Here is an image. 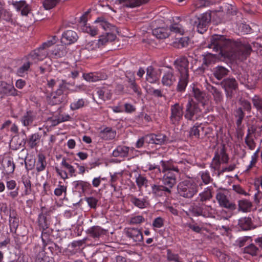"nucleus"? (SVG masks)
Instances as JSON below:
<instances>
[{
  "instance_id": "obj_1",
  "label": "nucleus",
  "mask_w": 262,
  "mask_h": 262,
  "mask_svg": "<svg viewBox=\"0 0 262 262\" xmlns=\"http://www.w3.org/2000/svg\"><path fill=\"white\" fill-rule=\"evenodd\" d=\"M212 41L214 42V48L217 46H222L221 53H223L227 58L231 60H246L250 55L252 48L248 43H242L241 42L227 38L223 36H215Z\"/></svg>"
},
{
  "instance_id": "obj_2",
  "label": "nucleus",
  "mask_w": 262,
  "mask_h": 262,
  "mask_svg": "<svg viewBox=\"0 0 262 262\" xmlns=\"http://www.w3.org/2000/svg\"><path fill=\"white\" fill-rule=\"evenodd\" d=\"M215 36H223V35L214 34L210 37L209 42L206 47L212 49V52H208L202 55L203 57L202 65L197 69L200 72H204L205 69L204 66L207 67L209 65L215 63L222 57L227 58L223 53H221L223 48L222 46H217L214 48L215 43H213L212 39L215 38Z\"/></svg>"
},
{
  "instance_id": "obj_3",
  "label": "nucleus",
  "mask_w": 262,
  "mask_h": 262,
  "mask_svg": "<svg viewBox=\"0 0 262 262\" xmlns=\"http://www.w3.org/2000/svg\"><path fill=\"white\" fill-rule=\"evenodd\" d=\"M98 24V27L102 28L105 33L99 36L98 40L99 47L104 46L107 43L114 41L116 38V35L113 32L116 30L114 26L108 23L103 16L98 17L95 21Z\"/></svg>"
},
{
  "instance_id": "obj_4",
  "label": "nucleus",
  "mask_w": 262,
  "mask_h": 262,
  "mask_svg": "<svg viewBox=\"0 0 262 262\" xmlns=\"http://www.w3.org/2000/svg\"><path fill=\"white\" fill-rule=\"evenodd\" d=\"M199 186L192 180H185L180 182L177 186L179 195L187 199L192 198L198 192Z\"/></svg>"
},
{
  "instance_id": "obj_5",
  "label": "nucleus",
  "mask_w": 262,
  "mask_h": 262,
  "mask_svg": "<svg viewBox=\"0 0 262 262\" xmlns=\"http://www.w3.org/2000/svg\"><path fill=\"white\" fill-rule=\"evenodd\" d=\"M213 135V129L207 125L195 123L189 130V136L198 139L209 138Z\"/></svg>"
},
{
  "instance_id": "obj_6",
  "label": "nucleus",
  "mask_w": 262,
  "mask_h": 262,
  "mask_svg": "<svg viewBox=\"0 0 262 262\" xmlns=\"http://www.w3.org/2000/svg\"><path fill=\"white\" fill-rule=\"evenodd\" d=\"M67 84V83L66 80H62L61 83L59 85L58 89L49 97L48 102L49 104L54 105L67 102V95L63 94L64 91L66 89Z\"/></svg>"
},
{
  "instance_id": "obj_7",
  "label": "nucleus",
  "mask_w": 262,
  "mask_h": 262,
  "mask_svg": "<svg viewBox=\"0 0 262 262\" xmlns=\"http://www.w3.org/2000/svg\"><path fill=\"white\" fill-rule=\"evenodd\" d=\"M201 109L197 103L190 97L185 106L184 117L187 120H194V118L198 119L199 114L201 113Z\"/></svg>"
},
{
  "instance_id": "obj_8",
  "label": "nucleus",
  "mask_w": 262,
  "mask_h": 262,
  "mask_svg": "<svg viewBox=\"0 0 262 262\" xmlns=\"http://www.w3.org/2000/svg\"><path fill=\"white\" fill-rule=\"evenodd\" d=\"M210 19L211 17L209 14L204 13L199 16L194 17L191 19V21L192 24L196 27L198 31L203 34L206 31Z\"/></svg>"
},
{
  "instance_id": "obj_9",
  "label": "nucleus",
  "mask_w": 262,
  "mask_h": 262,
  "mask_svg": "<svg viewBox=\"0 0 262 262\" xmlns=\"http://www.w3.org/2000/svg\"><path fill=\"white\" fill-rule=\"evenodd\" d=\"M161 164L162 167V171L164 173L163 178L168 179L170 180H174L177 182L176 173H180V169L178 166H175L173 164L169 161H161Z\"/></svg>"
},
{
  "instance_id": "obj_10",
  "label": "nucleus",
  "mask_w": 262,
  "mask_h": 262,
  "mask_svg": "<svg viewBox=\"0 0 262 262\" xmlns=\"http://www.w3.org/2000/svg\"><path fill=\"white\" fill-rule=\"evenodd\" d=\"M229 161V157L224 148L221 149L215 152L214 156L210 164V167L214 171H220L221 163H227Z\"/></svg>"
},
{
  "instance_id": "obj_11",
  "label": "nucleus",
  "mask_w": 262,
  "mask_h": 262,
  "mask_svg": "<svg viewBox=\"0 0 262 262\" xmlns=\"http://www.w3.org/2000/svg\"><path fill=\"white\" fill-rule=\"evenodd\" d=\"M170 122L172 124L178 125L183 119L184 115L183 107L179 103H176L170 106Z\"/></svg>"
},
{
  "instance_id": "obj_12",
  "label": "nucleus",
  "mask_w": 262,
  "mask_h": 262,
  "mask_svg": "<svg viewBox=\"0 0 262 262\" xmlns=\"http://www.w3.org/2000/svg\"><path fill=\"white\" fill-rule=\"evenodd\" d=\"M221 85L225 90L226 97L230 98L232 97L233 91L236 90L238 88V83L234 78L224 79L221 82Z\"/></svg>"
},
{
  "instance_id": "obj_13",
  "label": "nucleus",
  "mask_w": 262,
  "mask_h": 262,
  "mask_svg": "<svg viewBox=\"0 0 262 262\" xmlns=\"http://www.w3.org/2000/svg\"><path fill=\"white\" fill-rule=\"evenodd\" d=\"M124 233L126 236L129 238V241L131 242H140L143 239L142 232L138 228H125L124 229Z\"/></svg>"
},
{
  "instance_id": "obj_14",
  "label": "nucleus",
  "mask_w": 262,
  "mask_h": 262,
  "mask_svg": "<svg viewBox=\"0 0 262 262\" xmlns=\"http://www.w3.org/2000/svg\"><path fill=\"white\" fill-rule=\"evenodd\" d=\"M215 198L221 207L231 210L236 209V205L234 203L230 202L224 192L217 191Z\"/></svg>"
},
{
  "instance_id": "obj_15",
  "label": "nucleus",
  "mask_w": 262,
  "mask_h": 262,
  "mask_svg": "<svg viewBox=\"0 0 262 262\" xmlns=\"http://www.w3.org/2000/svg\"><path fill=\"white\" fill-rule=\"evenodd\" d=\"M174 66L179 74H189V61L186 57L181 56L177 58Z\"/></svg>"
},
{
  "instance_id": "obj_16",
  "label": "nucleus",
  "mask_w": 262,
  "mask_h": 262,
  "mask_svg": "<svg viewBox=\"0 0 262 262\" xmlns=\"http://www.w3.org/2000/svg\"><path fill=\"white\" fill-rule=\"evenodd\" d=\"M146 143L148 144H155L162 145L167 143L168 138L164 134H150L145 135Z\"/></svg>"
},
{
  "instance_id": "obj_17",
  "label": "nucleus",
  "mask_w": 262,
  "mask_h": 262,
  "mask_svg": "<svg viewBox=\"0 0 262 262\" xmlns=\"http://www.w3.org/2000/svg\"><path fill=\"white\" fill-rule=\"evenodd\" d=\"M50 210H46L45 208H41V212L38 217V224L40 230H45L49 228Z\"/></svg>"
},
{
  "instance_id": "obj_18",
  "label": "nucleus",
  "mask_w": 262,
  "mask_h": 262,
  "mask_svg": "<svg viewBox=\"0 0 262 262\" xmlns=\"http://www.w3.org/2000/svg\"><path fill=\"white\" fill-rule=\"evenodd\" d=\"M19 92L11 84L6 82H0V95L4 96H18Z\"/></svg>"
},
{
  "instance_id": "obj_19",
  "label": "nucleus",
  "mask_w": 262,
  "mask_h": 262,
  "mask_svg": "<svg viewBox=\"0 0 262 262\" xmlns=\"http://www.w3.org/2000/svg\"><path fill=\"white\" fill-rule=\"evenodd\" d=\"M36 119V113L32 111H27L21 116L20 121L24 126L31 125Z\"/></svg>"
},
{
  "instance_id": "obj_20",
  "label": "nucleus",
  "mask_w": 262,
  "mask_h": 262,
  "mask_svg": "<svg viewBox=\"0 0 262 262\" xmlns=\"http://www.w3.org/2000/svg\"><path fill=\"white\" fill-rule=\"evenodd\" d=\"M151 193L156 197L167 196L170 193L163 185L153 184L151 186Z\"/></svg>"
},
{
  "instance_id": "obj_21",
  "label": "nucleus",
  "mask_w": 262,
  "mask_h": 262,
  "mask_svg": "<svg viewBox=\"0 0 262 262\" xmlns=\"http://www.w3.org/2000/svg\"><path fill=\"white\" fill-rule=\"evenodd\" d=\"M78 36L76 32L67 30L62 34L61 42L65 45H71L77 41Z\"/></svg>"
},
{
  "instance_id": "obj_22",
  "label": "nucleus",
  "mask_w": 262,
  "mask_h": 262,
  "mask_svg": "<svg viewBox=\"0 0 262 262\" xmlns=\"http://www.w3.org/2000/svg\"><path fill=\"white\" fill-rule=\"evenodd\" d=\"M9 222L11 232L15 233L19 225V219L14 210H10Z\"/></svg>"
},
{
  "instance_id": "obj_23",
  "label": "nucleus",
  "mask_w": 262,
  "mask_h": 262,
  "mask_svg": "<svg viewBox=\"0 0 262 262\" xmlns=\"http://www.w3.org/2000/svg\"><path fill=\"white\" fill-rule=\"evenodd\" d=\"M47 56V52L42 51L40 47L34 50L29 55V59L36 62L39 60H43Z\"/></svg>"
},
{
  "instance_id": "obj_24",
  "label": "nucleus",
  "mask_w": 262,
  "mask_h": 262,
  "mask_svg": "<svg viewBox=\"0 0 262 262\" xmlns=\"http://www.w3.org/2000/svg\"><path fill=\"white\" fill-rule=\"evenodd\" d=\"M12 5L17 11H21L22 15L27 16L30 10L29 5L25 1H12Z\"/></svg>"
},
{
  "instance_id": "obj_25",
  "label": "nucleus",
  "mask_w": 262,
  "mask_h": 262,
  "mask_svg": "<svg viewBox=\"0 0 262 262\" xmlns=\"http://www.w3.org/2000/svg\"><path fill=\"white\" fill-rule=\"evenodd\" d=\"M162 83L163 85L170 86L176 81V77L172 70L164 73L162 78Z\"/></svg>"
},
{
  "instance_id": "obj_26",
  "label": "nucleus",
  "mask_w": 262,
  "mask_h": 262,
  "mask_svg": "<svg viewBox=\"0 0 262 262\" xmlns=\"http://www.w3.org/2000/svg\"><path fill=\"white\" fill-rule=\"evenodd\" d=\"M72 185L73 189L79 193L84 192L85 191L89 188L90 183L87 182L78 180L72 182Z\"/></svg>"
},
{
  "instance_id": "obj_27",
  "label": "nucleus",
  "mask_w": 262,
  "mask_h": 262,
  "mask_svg": "<svg viewBox=\"0 0 262 262\" xmlns=\"http://www.w3.org/2000/svg\"><path fill=\"white\" fill-rule=\"evenodd\" d=\"M86 233L91 237L98 238L104 234V230L98 226H93L88 229Z\"/></svg>"
},
{
  "instance_id": "obj_28",
  "label": "nucleus",
  "mask_w": 262,
  "mask_h": 262,
  "mask_svg": "<svg viewBox=\"0 0 262 262\" xmlns=\"http://www.w3.org/2000/svg\"><path fill=\"white\" fill-rule=\"evenodd\" d=\"M188 81L189 74H179L177 91L180 92H184L188 84Z\"/></svg>"
},
{
  "instance_id": "obj_29",
  "label": "nucleus",
  "mask_w": 262,
  "mask_h": 262,
  "mask_svg": "<svg viewBox=\"0 0 262 262\" xmlns=\"http://www.w3.org/2000/svg\"><path fill=\"white\" fill-rule=\"evenodd\" d=\"M253 206L252 203L247 199L238 201V211L243 212H250Z\"/></svg>"
},
{
  "instance_id": "obj_30",
  "label": "nucleus",
  "mask_w": 262,
  "mask_h": 262,
  "mask_svg": "<svg viewBox=\"0 0 262 262\" xmlns=\"http://www.w3.org/2000/svg\"><path fill=\"white\" fill-rule=\"evenodd\" d=\"M130 201L135 206L141 209L146 208L149 205V203L146 198L139 199L133 195H130Z\"/></svg>"
},
{
  "instance_id": "obj_31",
  "label": "nucleus",
  "mask_w": 262,
  "mask_h": 262,
  "mask_svg": "<svg viewBox=\"0 0 262 262\" xmlns=\"http://www.w3.org/2000/svg\"><path fill=\"white\" fill-rule=\"evenodd\" d=\"M212 72L217 79L221 80L228 74L229 71L224 67L218 66L213 69Z\"/></svg>"
},
{
  "instance_id": "obj_32",
  "label": "nucleus",
  "mask_w": 262,
  "mask_h": 262,
  "mask_svg": "<svg viewBox=\"0 0 262 262\" xmlns=\"http://www.w3.org/2000/svg\"><path fill=\"white\" fill-rule=\"evenodd\" d=\"M36 170L38 172L43 171L47 166L46 158L42 153H39L37 156Z\"/></svg>"
},
{
  "instance_id": "obj_33",
  "label": "nucleus",
  "mask_w": 262,
  "mask_h": 262,
  "mask_svg": "<svg viewBox=\"0 0 262 262\" xmlns=\"http://www.w3.org/2000/svg\"><path fill=\"white\" fill-rule=\"evenodd\" d=\"M152 34L157 38L165 39L169 36V31L167 28H157L152 30Z\"/></svg>"
},
{
  "instance_id": "obj_34",
  "label": "nucleus",
  "mask_w": 262,
  "mask_h": 262,
  "mask_svg": "<svg viewBox=\"0 0 262 262\" xmlns=\"http://www.w3.org/2000/svg\"><path fill=\"white\" fill-rule=\"evenodd\" d=\"M116 133L111 127H106L99 133L100 137L105 140H112L115 138Z\"/></svg>"
},
{
  "instance_id": "obj_35",
  "label": "nucleus",
  "mask_w": 262,
  "mask_h": 262,
  "mask_svg": "<svg viewBox=\"0 0 262 262\" xmlns=\"http://www.w3.org/2000/svg\"><path fill=\"white\" fill-rule=\"evenodd\" d=\"M191 95L196 100L201 103H203L206 97L205 92L195 86L192 88Z\"/></svg>"
},
{
  "instance_id": "obj_36",
  "label": "nucleus",
  "mask_w": 262,
  "mask_h": 262,
  "mask_svg": "<svg viewBox=\"0 0 262 262\" xmlns=\"http://www.w3.org/2000/svg\"><path fill=\"white\" fill-rule=\"evenodd\" d=\"M83 77L86 81L95 82L99 80L106 79L107 78V75L105 74L89 73L87 74H84Z\"/></svg>"
},
{
  "instance_id": "obj_37",
  "label": "nucleus",
  "mask_w": 262,
  "mask_h": 262,
  "mask_svg": "<svg viewBox=\"0 0 262 262\" xmlns=\"http://www.w3.org/2000/svg\"><path fill=\"white\" fill-rule=\"evenodd\" d=\"M35 262H52V258L48 255L45 248H42L36 254Z\"/></svg>"
},
{
  "instance_id": "obj_38",
  "label": "nucleus",
  "mask_w": 262,
  "mask_h": 262,
  "mask_svg": "<svg viewBox=\"0 0 262 262\" xmlns=\"http://www.w3.org/2000/svg\"><path fill=\"white\" fill-rule=\"evenodd\" d=\"M41 138V135L39 133H36L29 136L27 141L28 146L33 149L37 146Z\"/></svg>"
},
{
  "instance_id": "obj_39",
  "label": "nucleus",
  "mask_w": 262,
  "mask_h": 262,
  "mask_svg": "<svg viewBox=\"0 0 262 262\" xmlns=\"http://www.w3.org/2000/svg\"><path fill=\"white\" fill-rule=\"evenodd\" d=\"M129 147L119 145L113 151V155L115 157H126L128 156Z\"/></svg>"
},
{
  "instance_id": "obj_40",
  "label": "nucleus",
  "mask_w": 262,
  "mask_h": 262,
  "mask_svg": "<svg viewBox=\"0 0 262 262\" xmlns=\"http://www.w3.org/2000/svg\"><path fill=\"white\" fill-rule=\"evenodd\" d=\"M146 79L151 83H155L159 80V77L152 67H149L146 69Z\"/></svg>"
},
{
  "instance_id": "obj_41",
  "label": "nucleus",
  "mask_w": 262,
  "mask_h": 262,
  "mask_svg": "<svg viewBox=\"0 0 262 262\" xmlns=\"http://www.w3.org/2000/svg\"><path fill=\"white\" fill-rule=\"evenodd\" d=\"M126 7L134 8L147 3L149 0H118Z\"/></svg>"
},
{
  "instance_id": "obj_42",
  "label": "nucleus",
  "mask_w": 262,
  "mask_h": 262,
  "mask_svg": "<svg viewBox=\"0 0 262 262\" xmlns=\"http://www.w3.org/2000/svg\"><path fill=\"white\" fill-rule=\"evenodd\" d=\"M209 91L212 95L213 100L216 103L219 104L222 101L223 96L222 92L219 89L215 86H211Z\"/></svg>"
},
{
  "instance_id": "obj_43",
  "label": "nucleus",
  "mask_w": 262,
  "mask_h": 262,
  "mask_svg": "<svg viewBox=\"0 0 262 262\" xmlns=\"http://www.w3.org/2000/svg\"><path fill=\"white\" fill-rule=\"evenodd\" d=\"M238 225L243 230H249L252 225L251 219L249 217H242L238 220Z\"/></svg>"
},
{
  "instance_id": "obj_44",
  "label": "nucleus",
  "mask_w": 262,
  "mask_h": 262,
  "mask_svg": "<svg viewBox=\"0 0 262 262\" xmlns=\"http://www.w3.org/2000/svg\"><path fill=\"white\" fill-rule=\"evenodd\" d=\"M41 230V238L42 242L43 247L45 248V247L47 245V244L50 242L51 238L50 235L52 232V230L50 228H47L45 230Z\"/></svg>"
},
{
  "instance_id": "obj_45",
  "label": "nucleus",
  "mask_w": 262,
  "mask_h": 262,
  "mask_svg": "<svg viewBox=\"0 0 262 262\" xmlns=\"http://www.w3.org/2000/svg\"><path fill=\"white\" fill-rule=\"evenodd\" d=\"M3 167L5 173L9 174L13 172L15 165L11 159H8L4 162Z\"/></svg>"
},
{
  "instance_id": "obj_46",
  "label": "nucleus",
  "mask_w": 262,
  "mask_h": 262,
  "mask_svg": "<svg viewBox=\"0 0 262 262\" xmlns=\"http://www.w3.org/2000/svg\"><path fill=\"white\" fill-rule=\"evenodd\" d=\"M230 15L223 11H218L215 13V19L217 23H225L227 21L231 20Z\"/></svg>"
},
{
  "instance_id": "obj_47",
  "label": "nucleus",
  "mask_w": 262,
  "mask_h": 262,
  "mask_svg": "<svg viewBox=\"0 0 262 262\" xmlns=\"http://www.w3.org/2000/svg\"><path fill=\"white\" fill-rule=\"evenodd\" d=\"M66 47L63 46H57L54 50L51 51V54L56 58H60L67 54Z\"/></svg>"
},
{
  "instance_id": "obj_48",
  "label": "nucleus",
  "mask_w": 262,
  "mask_h": 262,
  "mask_svg": "<svg viewBox=\"0 0 262 262\" xmlns=\"http://www.w3.org/2000/svg\"><path fill=\"white\" fill-rule=\"evenodd\" d=\"M244 252L254 256L258 255L259 249L254 244H251L244 248Z\"/></svg>"
},
{
  "instance_id": "obj_49",
  "label": "nucleus",
  "mask_w": 262,
  "mask_h": 262,
  "mask_svg": "<svg viewBox=\"0 0 262 262\" xmlns=\"http://www.w3.org/2000/svg\"><path fill=\"white\" fill-rule=\"evenodd\" d=\"M251 101L253 106L262 115V97L254 95L251 99Z\"/></svg>"
},
{
  "instance_id": "obj_50",
  "label": "nucleus",
  "mask_w": 262,
  "mask_h": 262,
  "mask_svg": "<svg viewBox=\"0 0 262 262\" xmlns=\"http://www.w3.org/2000/svg\"><path fill=\"white\" fill-rule=\"evenodd\" d=\"M203 216L205 217H211L215 214L214 209L210 205H205L202 203Z\"/></svg>"
},
{
  "instance_id": "obj_51",
  "label": "nucleus",
  "mask_w": 262,
  "mask_h": 262,
  "mask_svg": "<svg viewBox=\"0 0 262 262\" xmlns=\"http://www.w3.org/2000/svg\"><path fill=\"white\" fill-rule=\"evenodd\" d=\"M22 182L25 188L24 190L25 194L28 195L30 194L32 190L30 178L28 176H23L22 177Z\"/></svg>"
},
{
  "instance_id": "obj_52",
  "label": "nucleus",
  "mask_w": 262,
  "mask_h": 262,
  "mask_svg": "<svg viewBox=\"0 0 262 262\" xmlns=\"http://www.w3.org/2000/svg\"><path fill=\"white\" fill-rule=\"evenodd\" d=\"M168 30L169 31V34L170 33L180 35H183L184 33V29L183 28L182 25L179 24L171 25Z\"/></svg>"
},
{
  "instance_id": "obj_53",
  "label": "nucleus",
  "mask_w": 262,
  "mask_h": 262,
  "mask_svg": "<svg viewBox=\"0 0 262 262\" xmlns=\"http://www.w3.org/2000/svg\"><path fill=\"white\" fill-rule=\"evenodd\" d=\"M234 116L237 119L236 124L238 127H239L242 123L243 120L245 117V113L242 110V107H238L235 110Z\"/></svg>"
},
{
  "instance_id": "obj_54",
  "label": "nucleus",
  "mask_w": 262,
  "mask_h": 262,
  "mask_svg": "<svg viewBox=\"0 0 262 262\" xmlns=\"http://www.w3.org/2000/svg\"><path fill=\"white\" fill-rule=\"evenodd\" d=\"M61 165L63 167L68 170L69 174L71 177L75 176V169L72 165H71L67 161V160L63 158L61 161Z\"/></svg>"
},
{
  "instance_id": "obj_55",
  "label": "nucleus",
  "mask_w": 262,
  "mask_h": 262,
  "mask_svg": "<svg viewBox=\"0 0 262 262\" xmlns=\"http://www.w3.org/2000/svg\"><path fill=\"white\" fill-rule=\"evenodd\" d=\"M238 78L241 83L244 84H249L252 86L256 84L255 81H249V76L246 73L239 74Z\"/></svg>"
},
{
  "instance_id": "obj_56",
  "label": "nucleus",
  "mask_w": 262,
  "mask_h": 262,
  "mask_svg": "<svg viewBox=\"0 0 262 262\" xmlns=\"http://www.w3.org/2000/svg\"><path fill=\"white\" fill-rule=\"evenodd\" d=\"M163 185L168 189L169 193H171V189L173 186L176 184L174 180H168L165 178H162V179Z\"/></svg>"
},
{
  "instance_id": "obj_57",
  "label": "nucleus",
  "mask_w": 262,
  "mask_h": 262,
  "mask_svg": "<svg viewBox=\"0 0 262 262\" xmlns=\"http://www.w3.org/2000/svg\"><path fill=\"white\" fill-rule=\"evenodd\" d=\"M199 196L200 197V201L202 203L207 200H210L212 198L211 191L209 188L200 193Z\"/></svg>"
},
{
  "instance_id": "obj_58",
  "label": "nucleus",
  "mask_w": 262,
  "mask_h": 262,
  "mask_svg": "<svg viewBox=\"0 0 262 262\" xmlns=\"http://www.w3.org/2000/svg\"><path fill=\"white\" fill-rule=\"evenodd\" d=\"M32 62L30 61L24 63L17 70V73L20 76H24L29 70Z\"/></svg>"
},
{
  "instance_id": "obj_59",
  "label": "nucleus",
  "mask_w": 262,
  "mask_h": 262,
  "mask_svg": "<svg viewBox=\"0 0 262 262\" xmlns=\"http://www.w3.org/2000/svg\"><path fill=\"white\" fill-rule=\"evenodd\" d=\"M121 173L116 172L113 174H111V179L110 180V185L112 188H113L114 191L117 190V186L115 184V182L118 181L119 177H121Z\"/></svg>"
},
{
  "instance_id": "obj_60",
  "label": "nucleus",
  "mask_w": 262,
  "mask_h": 262,
  "mask_svg": "<svg viewBox=\"0 0 262 262\" xmlns=\"http://www.w3.org/2000/svg\"><path fill=\"white\" fill-rule=\"evenodd\" d=\"M85 101L83 99H79L77 101H74L70 104V108L73 110H76L84 106Z\"/></svg>"
},
{
  "instance_id": "obj_61",
  "label": "nucleus",
  "mask_w": 262,
  "mask_h": 262,
  "mask_svg": "<svg viewBox=\"0 0 262 262\" xmlns=\"http://www.w3.org/2000/svg\"><path fill=\"white\" fill-rule=\"evenodd\" d=\"M60 0H44L43 6L45 9L50 10L56 6Z\"/></svg>"
},
{
  "instance_id": "obj_62",
  "label": "nucleus",
  "mask_w": 262,
  "mask_h": 262,
  "mask_svg": "<svg viewBox=\"0 0 262 262\" xmlns=\"http://www.w3.org/2000/svg\"><path fill=\"white\" fill-rule=\"evenodd\" d=\"M199 174L201 177L203 182L205 184H208L212 181L209 172L207 170L200 172Z\"/></svg>"
},
{
  "instance_id": "obj_63",
  "label": "nucleus",
  "mask_w": 262,
  "mask_h": 262,
  "mask_svg": "<svg viewBox=\"0 0 262 262\" xmlns=\"http://www.w3.org/2000/svg\"><path fill=\"white\" fill-rule=\"evenodd\" d=\"M191 212L193 215L196 216H203L202 203H199L198 205L193 206Z\"/></svg>"
},
{
  "instance_id": "obj_64",
  "label": "nucleus",
  "mask_w": 262,
  "mask_h": 262,
  "mask_svg": "<svg viewBox=\"0 0 262 262\" xmlns=\"http://www.w3.org/2000/svg\"><path fill=\"white\" fill-rule=\"evenodd\" d=\"M240 105L242 108V110H245L248 112H250L252 109V106L250 102L247 100H241L239 101Z\"/></svg>"
}]
</instances>
